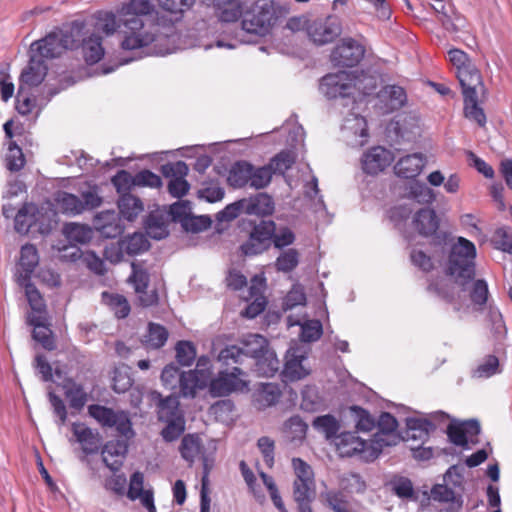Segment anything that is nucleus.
I'll return each instance as SVG.
<instances>
[{
    "label": "nucleus",
    "mask_w": 512,
    "mask_h": 512,
    "mask_svg": "<svg viewBox=\"0 0 512 512\" xmlns=\"http://www.w3.org/2000/svg\"><path fill=\"white\" fill-rule=\"evenodd\" d=\"M307 424L299 417L293 416L285 422L284 430L290 441H301L305 438Z\"/></svg>",
    "instance_id": "8fccbe9b"
},
{
    "label": "nucleus",
    "mask_w": 512,
    "mask_h": 512,
    "mask_svg": "<svg viewBox=\"0 0 512 512\" xmlns=\"http://www.w3.org/2000/svg\"><path fill=\"white\" fill-rule=\"evenodd\" d=\"M208 380L205 374L199 375V373L193 372H182L180 375V392L183 397H194L198 389L204 388L208 384Z\"/></svg>",
    "instance_id": "473e14b6"
},
{
    "label": "nucleus",
    "mask_w": 512,
    "mask_h": 512,
    "mask_svg": "<svg viewBox=\"0 0 512 512\" xmlns=\"http://www.w3.org/2000/svg\"><path fill=\"white\" fill-rule=\"evenodd\" d=\"M98 29L104 32L106 35L113 34L116 30H120L123 28V25L120 21V15L117 12V16L111 12H105L99 15L98 17Z\"/></svg>",
    "instance_id": "6e6d98bb"
},
{
    "label": "nucleus",
    "mask_w": 512,
    "mask_h": 512,
    "mask_svg": "<svg viewBox=\"0 0 512 512\" xmlns=\"http://www.w3.org/2000/svg\"><path fill=\"white\" fill-rule=\"evenodd\" d=\"M72 431L86 454H93L98 451L100 444L98 434H94L90 428L78 423L72 425Z\"/></svg>",
    "instance_id": "c9c22d12"
},
{
    "label": "nucleus",
    "mask_w": 512,
    "mask_h": 512,
    "mask_svg": "<svg viewBox=\"0 0 512 512\" xmlns=\"http://www.w3.org/2000/svg\"><path fill=\"white\" fill-rule=\"evenodd\" d=\"M154 5L150 0H130L118 9L123 25L121 46L125 50L146 47L155 40L156 29L153 25H145L143 17L151 14Z\"/></svg>",
    "instance_id": "f03ea898"
},
{
    "label": "nucleus",
    "mask_w": 512,
    "mask_h": 512,
    "mask_svg": "<svg viewBox=\"0 0 512 512\" xmlns=\"http://www.w3.org/2000/svg\"><path fill=\"white\" fill-rule=\"evenodd\" d=\"M274 232L273 221H261L254 227L248 240L241 245L242 253L246 256H254L264 252L270 247Z\"/></svg>",
    "instance_id": "f8f14e48"
},
{
    "label": "nucleus",
    "mask_w": 512,
    "mask_h": 512,
    "mask_svg": "<svg viewBox=\"0 0 512 512\" xmlns=\"http://www.w3.org/2000/svg\"><path fill=\"white\" fill-rule=\"evenodd\" d=\"M272 178V171L269 166H263L259 168H254L251 165V177L249 185L255 189H262L266 187Z\"/></svg>",
    "instance_id": "680f3d73"
},
{
    "label": "nucleus",
    "mask_w": 512,
    "mask_h": 512,
    "mask_svg": "<svg viewBox=\"0 0 512 512\" xmlns=\"http://www.w3.org/2000/svg\"><path fill=\"white\" fill-rule=\"evenodd\" d=\"M322 399L315 387L306 386L302 391L301 408L308 412H314L322 407Z\"/></svg>",
    "instance_id": "13d9d810"
},
{
    "label": "nucleus",
    "mask_w": 512,
    "mask_h": 512,
    "mask_svg": "<svg viewBox=\"0 0 512 512\" xmlns=\"http://www.w3.org/2000/svg\"><path fill=\"white\" fill-rule=\"evenodd\" d=\"M214 9L215 16L221 22H235L241 16L239 0H209Z\"/></svg>",
    "instance_id": "c756f323"
},
{
    "label": "nucleus",
    "mask_w": 512,
    "mask_h": 512,
    "mask_svg": "<svg viewBox=\"0 0 512 512\" xmlns=\"http://www.w3.org/2000/svg\"><path fill=\"white\" fill-rule=\"evenodd\" d=\"M118 208L125 219L133 221L143 212L144 205L138 197L132 194H123L118 201Z\"/></svg>",
    "instance_id": "4c0bfd02"
},
{
    "label": "nucleus",
    "mask_w": 512,
    "mask_h": 512,
    "mask_svg": "<svg viewBox=\"0 0 512 512\" xmlns=\"http://www.w3.org/2000/svg\"><path fill=\"white\" fill-rule=\"evenodd\" d=\"M251 211L258 215H270L274 211L273 199L265 194H258L251 203Z\"/></svg>",
    "instance_id": "69168bd1"
},
{
    "label": "nucleus",
    "mask_w": 512,
    "mask_h": 512,
    "mask_svg": "<svg viewBox=\"0 0 512 512\" xmlns=\"http://www.w3.org/2000/svg\"><path fill=\"white\" fill-rule=\"evenodd\" d=\"M350 411L353 414L358 430L369 432L374 429L375 420L366 410L358 406H352L350 407Z\"/></svg>",
    "instance_id": "052dcab7"
},
{
    "label": "nucleus",
    "mask_w": 512,
    "mask_h": 512,
    "mask_svg": "<svg viewBox=\"0 0 512 512\" xmlns=\"http://www.w3.org/2000/svg\"><path fill=\"white\" fill-rule=\"evenodd\" d=\"M268 348V342L263 336L249 334L240 341L239 345H230L222 349L218 360L226 365L244 364L245 360H255Z\"/></svg>",
    "instance_id": "39448f33"
},
{
    "label": "nucleus",
    "mask_w": 512,
    "mask_h": 512,
    "mask_svg": "<svg viewBox=\"0 0 512 512\" xmlns=\"http://www.w3.org/2000/svg\"><path fill=\"white\" fill-rule=\"evenodd\" d=\"M394 161L392 152L384 147L376 146L369 149L361 159L365 173L376 175L385 170Z\"/></svg>",
    "instance_id": "dca6fc26"
},
{
    "label": "nucleus",
    "mask_w": 512,
    "mask_h": 512,
    "mask_svg": "<svg viewBox=\"0 0 512 512\" xmlns=\"http://www.w3.org/2000/svg\"><path fill=\"white\" fill-rule=\"evenodd\" d=\"M88 413L103 427L115 428L127 439L134 436L129 416L124 411H114L111 408L94 404L88 407Z\"/></svg>",
    "instance_id": "6e6552de"
},
{
    "label": "nucleus",
    "mask_w": 512,
    "mask_h": 512,
    "mask_svg": "<svg viewBox=\"0 0 512 512\" xmlns=\"http://www.w3.org/2000/svg\"><path fill=\"white\" fill-rule=\"evenodd\" d=\"M313 427L324 433L326 438L330 439L337 436L336 434L340 429V423L334 416L327 414L316 417L313 421Z\"/></svg>",
    "instance_id": "09e8293b"
},
{
    "label": "nucleus",
    "mask_w": 512,
    "mask_h": 512,
    "mask_svg": "<svg viewBox=\"0 0 512 512\" xmlns=\"http://www.w3.org/2000/svg\"><path fill=\"white\" fill-rule=\"evenodd\" d=\"M365 49L352 38H345L331 53V61L336 66L353 67L364 57Z\"/></svg>",
    "instance_id": "ddd939ff"
},
{
    "label": "nucleus",
    "mask_w": 512,
    "mask_h": 512,
    "mask_svg": "<svg viewBox=\"0 0 512 512\" xmlns=\"http://www.w3.org/2000/svg\"><path fill=\"white\" fill-rule=\"evenodd\" d=\"M158 418L162 422L183 418L179 409V401L176 397L169 396L160 400L158 405Z\"/></svg>",
    "instance_id": "de8ad7c7"
},
{
    "label": "nucleus",
    "mask_w": 512,
    "mask_h": 512,
    "mask_svg": "<svg viewBox=\"0 0 512 512\" xmlns=\"http://www.w3.org/2000/svg\"><path fill=\"white\" fill-rule=\"evenodd\" d=\"M279 368L280 361L270 347L254 360V371L258 376L272 377Z\"/></svg>",
    "instance_id": "2f4dec72"
},
{
    "label": "nucleus",
    "mask_w": 512,
    "mask_h": 512,
    "mask_svg": "<svg viewBox=\"0 0 512 512\" xmlns=\"http://www.w3.org/2000/svg\"><path fill=\"white\" fill-rule=\"evenodd\" d=\"M168 339V331L160 324L149 323L148 330L144 336V344L148 348L159 349L165 345Z\"/></svg>",
    "instance_id": "c03bdc74"
},
{
    "label": "nucleus",
    "mask_w": 512,
    "mask_h": 512,
    "mask_svg": "<svg viewBox=\"0 0 512 512\" xmlns=\"http://www.w3.org/2000/svg\"><path fill=\"white\" fill-rule=\"evenodd\" d=\"M456 75L462 87L463 97L484 95L485 87L482 77L474 64L460 70Z\"/></svg>",
    "instance_id": "aec40b11"
},
{
    "label": "nucleus",
    "mask_w": 512,
    "mask_h": 512,
    "mask_svg": "<svg viewBox=\"0 0 512 512\" xmlns=\"http://www.w3.org/2000/svg\"><path fill=\"white\" fill-rule=\"evenodd\" d=\"M298 262V252L295 249H288L277 258L275 265L278 271L290 272L296 268Z\"/></svg>",
    "instance_id": "338daca9"
},
{
    "label": "nucleus",
    "mask_w": 512,
    "mask_h": 512,
    "mask_svg": "<svg viewBox=\"0 0 512 512\" xmlns=\"http://www.w3.org/2000/svg\"><path fill=\"white\" fill-rule=\"evenodd\" d=\"M6 167L12 172L21 170L25 165V158L22 149L14 141L8 144V151L5 157Z\"/></svg>",
    "instance_id": "603ef678"
},
{
    "label": "nucleus",
    "mask_w": 512,
    "mask_h": 512,
    "mask_svg": "<svg viewBox=\"0 0 512 512\" xmlns=\"http://www.w3.org/2000/svg\"><path fill=\"white\" fill-rule=\"evenodd\" d=\"M102 39L98 35H91L85 39L82 44L83 55L88 64H95L104 56V48L102 47Z\"/></svg>",
    "instance_id": "ea45409f"
},
{
    "label": "nucleus",
    "mask_w": 512,
    "mask_h": 512,
    "mask_svg": "<svg viewBox=\"0 0 512 512\" xmlns=\"http://www.w3.org/2000/svg\"><path fill=\"white\" fill-rule=\"evenodd\" d=\"M251 164L245 161L235 163L228 176V182L235 188H241L250 182Z\"/></svg>",
    "instance_id": "79ce46f5"
},
{
    "label": "nucleus",
    "mask_w": 512,
    "mask_h": 512,
    "mask_svg": "<svg viewBox=\"0 0 512 512\" xmlns=\"http://www.w3.org/2000/svg\"><path fill=\"white\" fill-rule=\"evenodd\" d=\"M315 496V482L294 481L293 497L298 506L301 504H310Z\"/></svg>",
    "instance_id": "3c124183"
},
{
    "label": "nucleus",
    "mask_w": 512,
    "mask_h": 512,
    "mask_svg": "<svg viewBox=\"0 0 512 512\" xmlns=\"http://www.w3.org/2000/svg\"><path fill=\"white\" fill-rule=\"evenodd\" d=\"M342 130L346 139L354 146H363L367 142V122L358 114H350L345 119Z\"/></svg>",
    "instance_id": "6ab92c4d"
},
{
    "label": "nucleus",
    "mask_w": 512,
    "mask_h": 512,
    "mask_svg": "<svg viewBox=\"0 0 512 512\" xmlns=\"http://www.w3.org/2000/svg\"><path fill=\"white\" fill-rule=\"evenodd\" d=\"M494 247L506 253H512V232L507 228H499L492 237Z\"/></svg>",
    "instance_id": "774afa93"
},
{
    "label": "nucleus",
    "mask_w": 512,
    "mask_h": 512,
    "mask_svg": "<svg viewBox=\"0 0 512 512\" xmlns=\"http://www.w3.org/2000/svg\"><path fill=\"white\" fill-rule=\"evenodd\" d=\"M176 359L182 366H190L196 358V349L190 341H179L175 347Z\"/></svg>",
    "instance_id": "bf43d9fd"
},
{
    "label": "nucleus",
    "mask_w": 512,
    "mask_h": 512,
    "mask_svg": "<svg viewBox=\"0 0 512 512\" xmlns=\"http://www.w3.org/2000/svg\"><path fill=\"white\" fill-rule=\"evenodd\" d=\"M63 233L70 242L84 244L92 239L93 232L88 225L79 223H67L63 227Z\"/></svg>",
    "instance_id": "a19ab883"
},
{
    "label": "nucleus",
    "mask_w": 512,
    "mask_h": 512,
    "mask_svg": "<svg viewBox=\"0 0 512 512\" xmlns=\"http://www.w3.org/2000/svg\"><path fill=\"white\" fill-rule=\"evenodd\" d=\"M147 234L154 239L161 240L168 235L167 225L158 215H149L146 221Z\"/></svg>",
    "instance_id": "4d7b16f0"
},
{
    "label": "nucleus",
    "mask_w": 512,
    "mask_h": 512,
    "mask_svg": "<svg viewBox=\"0 0 512 512\" xmlns=\"http://www.w3.org/2000/svg\"><path fill=\"white\" fill-rule=\"evenodd\" d=\"M102 301L114 312L117 318H125L130 313V305L122 295L103 292Z\"/></svg>",
    "instance_id": "a18cd8bd"
},
{
    "label": "nucleus",
    "mask_w": 512,
    "mask_h": 512,
    "mask_svg": "<svg viewBox=\"0 0 512 512\" xmlns=\"http://www.w3.org/2000/svg\"><path fill=\"white\" fill-rule=\"evenodd\" d=\"M464 114L471 121H475L480 127L486 124V115L479 106V95L464 97Z\"/></svg>",
    "instance_id": "49530a36"
},
{
    "label": "nucleus",
    "mask_w": 512,
    "mask_h": 512,
    "mask_svg": "<svg viewBox=\"0 0 512 512\" xmlns=\"http://www.w3.org/2000/svg\"><path fill=\"white\" fill-rule=\"evenodd\" d=\"M372 88H374V85H371L370 89L362 86L360 78L347 71L328 74L322 78L320 83L321 92L330 99L351 97L354 96L355 91L368 94V90Z\"/></svg>",
    "instance_id": "423d86ee"
},
{
    "label": "nucleus",
    "mask_w": 512,
    "mask_h": 512,
    "mask_svg": "<svg viewBox=\"0 0 512 512\" xmlns=\"http://www.w3.org/2000/svg\"><path fill=\"white\" fill-rule=\"evenodd\" d=\"M47 74V66L45 62L38 59L37 56L30 54V60L25 69L20 75V84L22 86H37L42 83Z\"/></svg>",
    "instance_id": "393cba45"
},
{
    "label": "nucleus",
    "mask_w": 512,
    "mask_h": 512,
    "mask_svg": "<svg viewBox=\"0 0 512 512\" xmlns=\"http://www.w3.org/2000/svg\"><path fill=\"white\" fill-rule=\"evenodd\" d=\"M242 375H244V372L238 367H235L231 373H219L217 378L213 380L210 379L209 381L210 393L213 396L220 397L228 395L233 391L246 388L248 386V383L242 378H240V376Z\"/></svg>",
    "instance_id": "2eb2a0df"
},
{
    "label": "nucleus",
    "mask_w": 512,
    "mask_h": 512,
    "mask_svg": "<svg viewBox=\"0 0 512 512\" xmlns=\"http://www.w3.org/2000/svg\"><path fill=\"white\" fill-rule=\"evenodd\" d=\"M391 489L399 498L413 500L416 499L413 484L406 477H395L390 482Z\"/></svg>",
    "instance_id": "864d4df0"
},
{
    "label": "nucleus",
    "mask_w": 512,
    "mask_h": 512,
    "mask_svg": "<svg viewBox=\"0 0 512 512\" xmlns=\"http://www.w3.org/2000/svg\"><path fill=\"white\" fill-rule=\"evenodd\" d=\"M435 425L426 418L407 419L406 439L419 441L421 444L429 438L430 432L435 430Z\"/></svg>",
    "instance_id": "7c9ffc66"
},
{
    "label": "nucleus",
    "mask_w": 512,
    "mask_h": 512,
    "mask_svg": "<svg viewBox=\"0 0 512 512\" xmlns=\"http://www.w3.org/2000/svg\"><path fill=\"white\" fill-rule=\"evenodd\" d=\"M282 393L278 384L263 383L254 393V405L259 410H264L275 405Z\"/></svg>",
    "instance_id": "cd10ccee"
},
{
    "label": "nucleus",
    "mask_w": 512,
    "mask_h": 512,
    "mask_svg": "<svg viewBox=\"0 0 512 512\" xmlns=\"http://www.w3.org/2000/svg\"><path fill=\"white\" fill-rule=\"evenodd\" d=\"M126 440L108 441L102 448L101 454L105 465L113 472L118 471L124 462L128 452V442Z\"/></svg>",
    "instance_id": "a211bd4d"
},
{
    "label": "nucleus",
    "mask_w": 512,
    "mask_h": 512,
    "mask_svg": "<svg viewBox=\"0 0 512 512\" xmlns=\"http://www.w3.org/2000/svg\"><path fill=\"white\" fill-rule=\"evenodd\" d=\"M334 443L342 457L363 454L365 459H374L379 455V448L375 447L372 440H363L355 432H343L337 435Z\"/></svg>",
    "instance_id": "1a4fd4ad"
},
{
    "label": "nucleus",
    "mask_w": 512,
    "mask_h": 512,
    "mask_svg": "<svg viewBox=\"0 0 512 512\" xmlns=\"http://www.w3.org/2000/svg\"><path fill=\"white\" fill-rule=\"evenodd\" d=\"M188 171L189 168L183 161L168 163L162 166L163 175L170 178L168 191L173 197L180 198L188 192L190 185L185 180Z\"/></svg>",
    "instance_id": "4468645a"
},
{
    "label": "nucleus",
    "mask_w": 512,
    "mask_h": 512,
    "mask_svg": "<svg viewBox=\"0 0 512 512\" xmlns=\"http://www.w3.org/2000/svg\"><path fill=\"white\" fill-rule=\"evenodd\" d=\"M469 296L475 306L482 308L488 299V285L486 281L481 279L474 281Z\"/></svg>",
    "instance_id": "0e129e2a"
},
{
    "label": "nucleus",
    "mask_w": 512,
    "mask_h": 512,
    "mask_svg": "<svg viewBox=\"0 0 512 512\" xmlns=\"http://www.w3.org/2000/svg\"><path fill=\"white\" fill-rule=\"evenodd\" d=\"M39 264V255L37 249L32 244H26L22 246L20 251L19 267L20 271L18 274L19 284H24V281L30 280L31 274Z\"/></svg>",
    "instance_id": "a878e982"
},
{
    "label": "nucleus",
    "mask_w": 512,
    "mask_h": 512,
    "mask_svg": "<svg viewBox=\"0 0 512 512\" xmlns=\"http://www.w3.org/2000/svg\"><path fill=\"white\" fill-rule=\"evenodd\" d=\"M80 30L71 28L69 31H55L45 38L35 41L30 46V54L45 60L60 56L67 49H73L79 44Z\"/></svg>",
    "instance_id": "7ed1b4c3"
},
{
    "label": "nucleus",
    "mask_w": 512,
    "mask_h": 512,
    "mask_svg": "<svg viewBox=\"0 0 512 512\" xmlns=\"http://www.w3.org/2000/svg\"><path fill=\"white\" fill-rule=\"evenodd\" d=\"M53 199L56 209L67 215H78L101 204V198L92 191L82 193L81 196L66 191H57Z\"/></svg>",
    "instance_id": "0eeeda50"
},
{
    "label": "nucleus",
    "mask_w": 512,
    "mask_h": 512,
    "mask_svg": "<svg viewBox=\"0 0 512 512\" xmlns=\"http://www.w3.org/2000/svg\"><path fill=\"white\" fill-rule=\"evenodd\" d=\"M95 229L105 238H115L123 231L119 215L115 211H102L93 221Z\"/></svg>",
    "instance_id": "4be33fe9"
},
{
    "label": "nucleus",
    "mask_w": 512,
    "mask_h": 512,
    "mask_svg": "<svg viewBox=\"0 0 512 512\" xmlns=\"http://www.w3.org/2000/svg\"><path fill=\"white\" fill-rule=\"evenodd\" d=\"M27 323L34 327L32 336L35 341L39 342L47 350L55 348L52 331L47 324V316L28 314Z\"/></svg>",
    "instance_id": "b1692460"
},
{
    "label": "nucleus",
    "mask_w": 512,
    "mask_h": 512,
    "mask_svg": "<svg viewBox=\"0 0 512 512\" xmlns=\"http://www.w3.org/2000/svg\"><path fill=\"white\" fill-rule=\"evenodd\" d=\"M310 40L319 46L333 42L342 33V25L338 17L330 15L311 21L307 27Z\"/></svg>",
    "instance_id": "9d476101"
},
{
    "label": "nucleus",
    "mask_w": 512,
    "mask_h": 512,
    "mask_svg": "<svg viewBox=\"0 0 512 512\" xmlns=\"http://www.w3.org/2000/svg\"><path fill=\"white\" fill-rule=\"evenodd\" d=\"M25 287V295L32 312L30 314L47 316L46 304L37 288L30 282L24 281L20 284Z\"/></svg>",
    "instance_id": "37998d69"
},
{
    "label": "nucleus",
    "mask_w": 512,
    "mask_h": 512,
    "mask_svg": "<svg viewBox=\"0 0 512 512\" xmlns=\"http://www.w3.org/2000/svg\"><path fill=\"white\" fill-rule=\"evenodd\" d=\"M179 451L184 460L189 463H193L203 452V445L200 437L196 434L185 435L182 438Z\"/></svg>",
    "instance_id": "e433bc0d"
},
{
    "label": "nucleus",
    "mask_w": 512,
    "mask_h": 512,
    "mask_svg": "<svg viewBox=\"0 0 512 512\" xmlns=\"http://www.w3.org/2000/svg\"><path fill=\"white\" fill-rule=\"evenodd\" d=\"M382 102L385 103L387 110L394 111L402 108L407 102V94L401 86L387 85L379 93Z\"/></svg>",
    "instance_id": "f704fd0d"
},
{
    "label": "nucleus",
    "mask_w": 512,
    "mask_h": 512,
    "mask_svg": "<svg viewBox=\"0 0 512 512\" xmlns=\"http://www.w3.org/2000/svg\"><path fill=\"white\" fill-rule=\"evenodd\" d=\"M61 387L71 408L81 410L86 405L88 393L81 383L76 382L73 378H65Z\"/></svg>",
    "instance_id": "bb28decb"
},
{
    "label": "nucleus",
    "mask_w": 512,
    "mask_h": 512,
    "mask_svg": "<svg viewBox=\"0 0 512 512\" xmlns=\"http://www.w3.org/2000/svg\"><path fill=\"white\" fill-rule=\"evenodd\" d=\"M35 207L32 204H25L15 215V229L19 233H27L34 223L33 212Z\"/></svg>",
    "instance_id": "5fc2aeb1"
},
{
    "label": "nucleus",
    "mask_w": 512,
    "mask_h": 512,
    "mask_svg": "<svg viewBox=\"0 0 512 512\" xmlns=\"http://www.w3.org/2000/svg\"><path fill=\"white\" fill-rule=\"evenodd\" d=\"M127 496L133 501L139 499L143 507H145L148 512H156L153 491L150 489H144L143 473L137 471L132 474L130 477Z\"/></svg>",
    "instance_id": "412c9836"
},
{
    "label": "nucleus",
    "mask_w": 512,
    "mask_h": 512,
    "mask_svg": "<svg viewBox=\"0 0 512 512\" xmlns=\"http://www.w3.org/2000/svg\"><path fill=\"white\" fill-rule=\"evenodd\" d=\"M426 164V157L422 153H413L400 158L394 166L395 173L403 178H415Z\"/></svg>",
    "instance_id": "5701e85b"
},
{
    "label": "nucleus",
    "mask_w": 512,
    "mask_h": 512,
    "mask_svg": "<svg viewBox=\"0 0 512 512\" xmlns=\"http://www.w3.org/2000/svg\"><path fill=\"white\" fill-rule=\"evenodd\" d=\"M132 273L128 278L129 283L134 287L138 301L143 307H150L158 303L159 297L155 289H148L150 275L143 264L132 262Z\"/></svg>",
    "instance_id": "9b49d317"
},
{
    "label": "nucleus",
    "mask_w": 512,
    "mask_h": 512,
    "mask_svg": "<svg viewBox=\"0 0 512 512\" xmlns=\"http://www.w3.org/2000/svg\"><path fill=\"white\" fill-rule=\"evenodd\" d=\"M119 242L121 244V249L130 256L141 254L147 251L150 247V243L143 233L128 235Z\"/></svg>",
    "instance_id": "58836bf2"
},
{
    "label": "nucleus",
    "mask_w": 512,
    "mask_h": 512,
    "mask_svg": "<svg viewBox=\"0 0 512 512\" xmlns=\"http://www.w3.org/2000/svg\"><path fill=\"white\" fill-rule=\"evenodd\" d=\"M476 247L464 237H458L452 245L445 266V273L456 286L449 287L443 281L429 284L428 291L451 304L456 312H467L468 286L475 278Z\"/></svg>",
    "instance_id": "f257e3e1"
},
{
    "label": "nucleus",
    "mask_w": 512,
    "mask_h": 512,
    "mask_svg": "<svg viewBox=\"0 0 512 512\" xmlns=\"http://www.w3.org/2000/svg\"><path fill=\"white\" fill-rule=\"evenodd\" d=\"M277 20L271 0H257L246 10L242 18V29L258 36L267 35Z\"/></svg>",
    "instance_id": "20e7f679"
},
{
    "label": "nucleus",
    "mask_w": 512,
    "mask_h": 512,
    "mask_svg": "<svg viewBox=\"0 0 512 512\" xmlns=\"http://www.w3.org/2000/svg\"><path fill=\"white\" fill-rule=\"evenodd\" d=\"M285 365L283 376L290 381L300 380L309 374V369L305 366L306 352L300 347H291L285 356Z\"/></svg>",
    "instance_id": "f3484780"
},
{
    "label": "nucleus",
    "mask_w": 512,
    "mask_h": 512,
    "mask_svg": "<svg viewBox=\"0 0 512 512\" xmlns=\"http://www.w3.org/2000/svg\"><path fill=\"white\" fill-rule=\"evenodd\" d=\"M295 159L291 152L283 151L277 154L268 165L272 173L284 174L291 168Z\"/></svg>",
    "instance_id": "e2e57ef3"
},
{
    "label": "nucleus",
    "mask_w": 512,
    "mask_h": 512,
    "mask_svg": "<svg viewBox=\"0 0 512 512\" xmlns=\"http://www.w3.org/2000/svg\"><path fill=\"white\" fill-rule=\"evenodd\" d=\"M378 428L379 432L375 434L372 441L375 447L379 448L380 453L382 447L393 444L392 441L387 440L386 437H389L390 434L397 429V420L390 413H382L378 421Z\"/></svg>",
    "instance_id": "72a5a7b5"
},
{
    "label": "nucleus",
    "mask_w": 512,
    "mask_h": 512,
    "mask_svg": "<svg viewBox=\"0 0 512 512\" xmlns=\"http://www.w3.org/2000/svg\"><path fill=\"white\" fill-rule=\"evenodd\" d=\"M414 228L423 236H432L439 227L437 215L433 209H420L413 219Z\"/></svg>",
    "instance_id": "c85d7f7f"
}]
</instances>
